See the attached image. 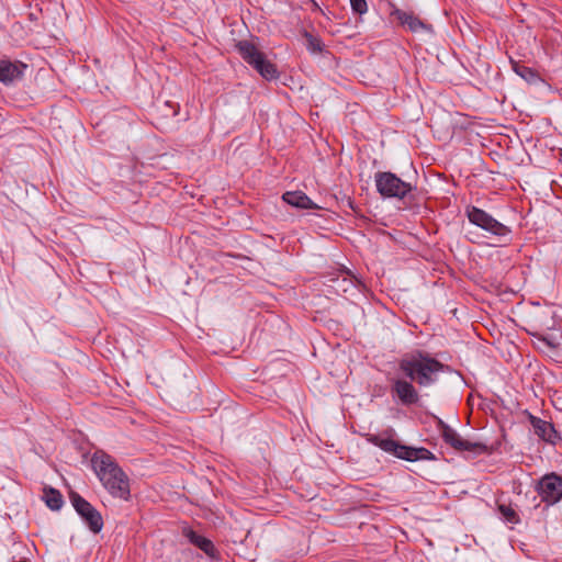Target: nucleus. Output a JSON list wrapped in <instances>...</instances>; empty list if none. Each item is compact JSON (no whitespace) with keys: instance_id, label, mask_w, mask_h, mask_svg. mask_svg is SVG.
I'll list each match as a JSON object with an SVG mask.
<instances>
[{"instance_id":"5","label":"nucleus","mask_w":562,"mask_h":562,"mask_svg":"<svg viewBox=\"0 0 562 562\" xmlns=\"http://www.w3.org/2000/svg\"><path fill=\"white\" fill-rule=\"evenodd\" d=\"M374 180L378 192L384 198L404 199L413 190L411 183L389 171L376 172Z\"/></svg>"},{"instance_id":"10","label":"nucleus","mask_w":562,"mask_h":562,"mask_svg":"<svg viewBox=\"0 0 562 562\" xmlns=\"http://www.w3.org/2000/svg\"><path fill=\"white\" fill-rule=\"evenodd\" d=\"M537 491L543 502L554 504L562 498V477L551 473L544 475L537 485Z\"/></svg>"},{"instance_id":"19","label":"nucleus","mask_w":562,"mask_h":562,"mask_svg":"<svg viewBox=\"0 0 562 562\" xmlns=\"http://www.w3.org/2000/svg\"><path fill=\"white\" fill-rule=\"evenodd\" d=\"M498 510L503 515V517L506 519V521L512 524H518L519 522V516L515 512L514 508H512L510 505L501 504L498 505Z\"/></svg>"},{"instance_id":"6","label":"nucleus","mask_w":562,"mask_h":562,"mask_svg":"<svg viewBox=\"0 0 562 562\" xmlns=\"http://www.w3.org/2000/svg\"><path fill=\"white\" fill-rule=\"evenodd\" d=\"M69 498L74 508L87 524L89 529L94 533L100 532L103 528L101 514L76 492H70Z\"/></svg>"},{"instance_id":"4","label":"nucleus","mask_w":562,"mask_h":562,"mask_svg":"<svg viewBox=\"0 0 562 562\" xmlns=\"http://www.w3.org/2000/svg\"><path fill=\"white\" fill-rule=\"evenodd\" d=\"M368 441L379 447L383 451L395 456L396 458L417 461V460H434V454L426 448H412L391 438H382L378 435H370Z\"/></svg>"},{"instance_id":"18","label":"nucleus","mask_w":562,"mask_h":562,"mask_svg":"<svg viewBox=\"0 0 562 562\" xmlns=\"http://www.w3.org/2000/svg\"><path fill=\"white\" fill-rule=\"evenodd\" d=\"M513 69L518 76L528 82H535L539 79L538 74L533 69L519 63H513Z\"/></svg>"},{"instance_id":"2","label":"nucleus","mask_w":562,"mask_h":562,"mask_svg":"<svg viewBox=\"0 0 562 562\" xmlns=\"http://www.w3.org/2000/svg\"><path fill=\"white\" fill-rule=\"evenodd\" d=\"M447 367L427 353L416 351L403 356L398 369L411 381L419 386H428L437 381V375Z\"/></svg>"},{"instance_id":"8","label":"nucleus","mask_w":562,"mask_h":562,"mask_svg":"<svg viewBox=\"0 0 562 562\" xmlns=\"http://www.w3.org/2000/svg\"><path fill=\"white\" fill-rule=\"evenodd\" d=\"M467 213L468 218L472 224L491 232L494 235L506 236L509 233L508 227L479 207L472 206L468 209Z\"/></svg>"},{"instance_id":"9","label":"nucleus","mask_w":562,"mask_h":562,"mask_svg":"<svg viewBox=\"0 0 562 562\" xmlns=\"http://www.w3.org/2000/svg\"><path fill=\"white\" fill-rule=\"evenodd\" d=\"M467 213L468 218L472 224L491 232L494 235L506 236L509 233L508 227L479 207L472 206L468 209Z\"/></svg>"},{"instance_id":"16","label":"nucleus","mask_w":562,"mask_h":562,"mask_svg":"<svg viewBox=\"0 0 562 562\" xmlns=\"http://www.w3.org/2000/svg\"><path fill=\"white\" fill-rule=\"evenodd\" d=\"M43 499L48 508L52 510H59L64 505V498L61 493L53 487L44 488Z\"/></svg>"},{"instance_id":"11","label":"nucleus","mask_w":562,"mask_h":562,"mask_svg":"<svg viewBox=\"0 0 562 562\" xmlns=\"http://www.w3.org/2000/svg\"><path fill=\"white\" fill-rule=\"evenodd\" d=\"M413 382L406 379H395L392 383V392L404 405H413L419 401V394Z\"/></svg>"},{"instance_id":"3","label":"nucleus","mask_w":562,"mask_h":562,"mask_svg":"<svg viewBox=\"0 0 562 562\" xmlns=\"http://www.w3.org/2000/svg\"><path fill=\"white\" fill-rule=\"evenodd\" d=\"M236 47L243 59L254 67L262 78L273 80L279 77L276 65L267 59L266 55L254 43L239 41Z\"/></svg>"},{"instance_id":"7","label":"nucleus","mask_w":562,"mask_h":562,"mask_svg":"<svg viewBox=\"0 0 562 562\" xmlns=\"http://www.w3.org/2000/svg\"><path fill=\"white\" fill-rule=\"evenodd\" d=\"M439 427L445 442L457 451H469L475 454L485 453L487 451L486 445L463 439L453 428L442 420H439Z\"/></svg>"},{"instance_id":"15","label":"nucleus","mask_w":562,"mask_h":562,"mask_svg":"<svg viewBox=\"0 0 562 562\" xmlns=\"http://www.w3.org/2000/svg\"><path fill=\"white\" fill-rule=\"evenodd\" d=\"M183 533L192 544L201 549L205 554L211 558L215 555V548L210 539L196 533L191 529H183Z\"/></svg>"},{"instance_id":"20","label":"nucleus","mask_w":562,"mask_h":562,"mask_svg":"<svg viewBox=\"0 0 562 562\" xmlns=\"http://www.w3.org/2000/svg\"><path fill=\"white\" fill-rule=\"evenodd\" d=\"M307 40V48L313 53L322 52V41L310 33H305Z\"/></svg>"},{"instance_id":"22","label":"nucleus","mask_w":562,"mask_h":562,"mask_svg":"<svg viewBox=\"0 0 562 562\" xmlns=\"http://www.w3.org/2000/svg\"><path fill=\"white\" fill-rule=\"evenodd\" d=\"M542 341L552 349H555L558 347V344L551 340L550 338L544 337L542 338Z\"/></svg>"},{"instance_id":"13","label":"nucleus","mask_w":562,"mask_h":562,"mask_svg":"<svg viewBox=\"0 0 562 562\" xmlns=\"http://www.w3.org/2000/svg\"><path fill=\"white\" fill-rule=\"evenodd\" d=\"M530 423L535 429V432L544 441L554 443L558 438V434L554 430L551 423L546 422L541 418L530 416Z\"/></svg>"},{"instance_id":"1","label":"nucleus","mask_w":562,"mask_h":562,"mask_svg":"<svg viewBox=\"0 0 562 562\" xmlns=\"http://www.w3.org/2000/svg\"><path fill=\"white\" fill-rule=\"evenodd\" d=\"M91 464L97 476L112 496L128 498V477L111 456L103 451H97L91 458Z\"/></svg>"},{"instance_id":"12","label":"nucleus","mask_w":562,"mask_h":562,"mask_svg":"<svg viewBox=\"0 0 562 562\" xmlns=\"http://www.w3.org/2000/svg\"><path fill=\"white\" fill-rule=\"evenodd\" d=\"M26 65L22 61L1 60L0 61V82L10 85L13 81L21 79Z\"/></svg>"},{"instance_id":"21","label":"nucleus","mask_w":562,"mask_h":562,"mask_svg":"<svg viewBox=\"0 0 562 562\" xmlns=\"http://www.w3.org/2000/svg\"><path fill=\"white\" fill-rule=\"evenodd\" d=\"M350 4L352 10L359 14H363L368 10V4L366 0H350Z\"/></svg>"},{"instance_id":"14","label":"nucleus","mask_w":562,"mask_h":562,"mask_svg":"<svg viewBox=\"0 0 562 562\" xmlns=\"http://www.w3.org/2000/svg\"><path fill=\"white\" fill-rule=\"evenodd\" d=\"M282 199L288 204L297 209L315 210L319 209L304 192L289 191L282 195Z\"/></svg>"},{"instance_id":"17","label":"nucleus","mask_w":562,"mask_h":562,"mask_svg":"<svg viewBox=\"0 0 562 562\" xmlns=\"http://www.w3.org/2000/svg\"><path fill=\"white\" fill-rule=\"evenodd\" d=\"M397 18L403 25H406L412 32L423 29L424 23L415 15L403 11H397Z\"/></svg>"}]
</instances>
